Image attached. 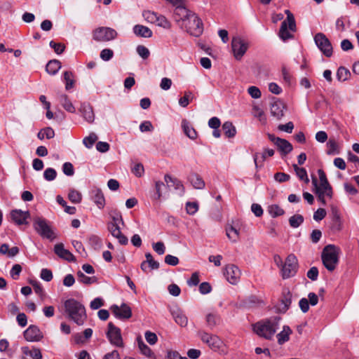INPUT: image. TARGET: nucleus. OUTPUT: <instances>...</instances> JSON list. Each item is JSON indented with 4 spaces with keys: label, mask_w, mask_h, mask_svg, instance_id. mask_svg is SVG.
Returning a JSON list of instances; mask_svg holds the SVG:
<instances>
[{
    "label": "nucleus",
    "mask_w": 359,
    "mask_h": 359,
    "mask_svg": "<svg viewBox=\"0 0 359 359\" xmlns=\"http://www.w3.org/2000/svg\"><path fill=\"white\" fill-rule=\"evenodd\" d=\"M64 307L69 319L79 325L84 323L87 316L82 304L74 299H69L64 302Z\"/></svg>",
    "instance_id": "f257e3e1"
},
{
    "label": "nucleus",
    "mask_w": 359,
    "mask_h": 359,
    "mask_svg": "<svg viewBox=\"0 0 359 359\" xmlns=\"http://www.w3.org/2000/svg\"><path fill=\"white\" fill-rule=\"evenodd\" d=\"M280 321L278 316L262 320L254 325V330L259 336L271 339L279 328Z\"/></svg>",
    "instance_id": "f03ea898"
},
{
    "label": "nucleus",
    "mask_w": 359,
    "mask_h": 359,
    "mask_svg": "<svg viewBox=\"0 0 359 359\" xmlns=\"http://www.w3.org/2000/svg\"><path fill=\"white\" fill-rule=\"evenodd\" d=\"M339 248L334 245H327L323 248L321 259L324 266L329 271H333L336 269L339 263Z\"/></svg>",
    "instance_id": "7ed1b4c3"
},
{
    "label": "nucleus",
    "mask_w": 359,
    "mask_h": 359,
    "mask_svg": "<svg viewBox=\"0 0 359 359\" xmlns=\"http://www.w3.org/2000/svg\"><path fill=\"white\" fill-rule=\"evenodd\" d=\"M285 13L287 15V19L282 22L278 34L279 37L283 41L292 39L293 35L290 32L296 30V23L293 14L289 10H285Z\"/></svg>",
    "instance_id": "20e7f679"
},
{
    "label": "nucleus",
    "mask_w": 359,
    "mask_h": 359,
    "mask_svg": "<svg viewBox=\"0 0 359 359\" xmlns=\"http://www.w3.org/2000/svg\"><path fill=\"white\" fill-rule=\"evenodd\" d=\"M93 39L97 42H109L118 36L117 32L109 27H100L92 33Z\"/></svg>",
    "instance_id": "39448f33"
},
{
    "label": "nucleus",
    "mask_w": 359,
    "mask_h": 359,
    "mask_svg": "<svg viewBox=\"0 0 359 359\" xmlns=\"http://www.w3.org/2000/svg\"><path fill=\"white\" fill-rule=\"evenodd\" d=\"M33 226L35 231L43 238H47L52 241L56 237L52 228L43 218H35L34 220Z\"/></svg>",
    "instance_id": "423d86ee"
},
{
    "label": "nucleus",
    "mask_w": 359,
    "mask_h": 359,
    "mask_svg": "<svg viewBox=\"0 0 359 359\" xmlns=\"http://www.w3.org/2000/svg\"><path fill=\"white\" fill-rule=\"evenodd\" d=\"M183 27L186 29V31L190 35L196 37L201 36L203 32V22L198 16L194 13L184 25Z\"/></svg>",
    "instance_id": "0eeeda50"
},
{
    "label": "nucleus",
    "mask_w": 359,
    "mask_h": 359,
    "mask_svg": "<svg viewBox=\"0 0 359 359\" xmlns=\"http://www.w3.org/2000/svg\"><path fill=\"white\" fill-rule=\"evenodd\" d=\"M297 269L298 262L296 256L293 254L289 255L281 267L283 278L286 279L294 276L297 271Z\"/></svg>",
    "instance_id": "6e6552de"
},
{
    "label": "nucleus",
    "mask_w": 359,
    "mask_h": 359,
    "mask_svg": "<svg viewBox=\"0 0 359 359\" xmlns=\"http://www.w3.org/2000/svg\"><path fill=\"white\" fill-rule=\"evenodd\" d=\"M312 183L314 187L315 193L317 194L318 200L325 204V197L331 198L332 197V189L328 182L326 184L318 182L316 177L312 178Z\"/></svg>",
    "instance_id": "1a4fd4ad"
},
{
    "label": "nucleus",
    "mask_w": 359,
    "mask_h": 359,
    "mask_svg": "<svg viewBox=\"0 0 359 359\" xmlns=\"http://www.w3.org/2000/svg\"><path fill=\"white\" fill-rule=\"evenodd\" d=\"M248 48V43L240 36H234L231 40V49L235 58L241 60Z\"/></svg>",
    "instance_id": "9d476101"
},
{
    "label": "nucleus",
    "mask_w": 359,
    "mask_h": 359,
    "mask_svg": "<svg viewBox=\"0 0 359 359\" xmlns=\"http://www.w3.org/2000/svg\"><path fill=\"white\" fill-rule=\"evenodd\" d=\"M316 45L327 57L332 55V46L330 40L323 33H318L314 36Z\"/></svg>",
    "instance_id": "9b49d317"
},
{
    "label": "nucleus",
    "mask_w": 359,
    "mask_h": 359,
    "mask_svg": "<svg viewBox=\"0 0 359 359\" xmlns=\"http://www.w3.org/2000/svg\"><path fill=\"white\" fill-rule=\"evenodd\" d=\"M107 337L111 344L113 346L116 347L123 346V341L121 336V330L116 327L112 323H109L108 324Z\"/></svg>",
    "instance_id": "f8f14e48"
},
{
    "label": "nucleus",
    "mask_w": 359,
    "mask_h": 359,
    "mask_svg": "<svg viewBox=\"0 0 359 359\" xmlns=\"http://www.w3.org/2000/svg\"><path fill=\"white\" fill-rule=\"evenodd\" d=\"M200 337L203 342L207 344L213 351L223 350V341L217 336L202 332L200 334Z\"/></svg>",
    "instance_id": "ddd939ff"
},
{
    "label": "nucleus",
    "mask_w": 359,
    "mask_h": 359,
    "mask_svg": "<svg viewBox=\"0 0 359 359\" xmlns=\"http://www.w3.org/2000/svg\"><path fill=\"white\" fill-rule=\"evenodd\" d=\"M175 6L176 8L174 11L175 20L177 22H182L181 26L183 27L191 15L194 14V12L188 10L182 4H178Z\"/></svg>",
    "instance_id": "4468645a"
},
{
    "label": "nucleus",
    "mask_w": 359,
    "mask_h": 359,
    "mask_svg": "<svg viewBox=\"0 0 359 359\" xmlns=\"http://www.w3.org/2000/svg\"><path fill=\"white\" fill-rule=\"evenodd\" d=\"M224 275L231 284L235 285L240 279L241 271L236 266L229 264L225 267Z\"/></svg>",
    "instance_id": "2eb2a0df"
},
{
    "label": "nucleus",
    "mask_w": 359,
    "mask_h": 359,
    "mask_svg": "<svg viewBox=\"0 0 359 359\" xmlns=\"http://www.w3.org/2000/svg\"><path fill=\"white\" fill-rule=\"evenodd\" d=\"M111 310L114 316L120 319H128L132 316L131 309L126 304H122L121 306L113 305Z\"/></svg>",
    "instance_id": "dca6fc26"
},
{
    "label": "nucleus",
    "mask_w": 359,
    "mask_h": 359,
    "mask_svg": "<svg viewBox=\"0 0 359 359\" xmlns=\"http://www.w3.org/2000/svg\"><path fill=\"white\" fill-rule=\"evenodd\" d=\"M24 337L27 341H39L43 337V335L37 326L30 325L24 332Z\"/></svg>",
    "instance_id": "f3484780"
},
{
    "label": "nucleus",
    "mask_w": 359,
    "mask_h": 359,
    "mask_svg": "<svg viewBox=\"0 0 359 359\" xmlns=\"http://www.w3.org/2000/svg\"><path fill=\"white\" fill-rule=\"evenodd\" d=\"M11 218L14 222L18 225L26 224L27 218L30 214L29 211H22L21 210H13L11 212Z\"/></svg>",
    "instance_id": "a211bd4d"
},
{
    "label": "nucleus",
    "mask_w": 359,
    "mask_h": 359,
    "mask_svg": "<svg viewBox=\"0 0 359 359\" xmlns=\"http://www.w3.org/2000/svg\"><path fill=\"white\" fill-rule=\"evenodd\" d=\"M343 228V222L340 212L336 207L332 208L331 229L334 231H340Z\"/></svg>",
    "instance_id": "6ab92c4d"
},
{
    "label": "nucleus",
    "mask_w": 359,
    "mask_h": 359,
    "mask_svg": "<svg viewBox=\"0 0 359 359\" xmlns=\"http://www.w3.org/2000/svg\"><path fill=\"white\" fill-rule=\"evenodd\" d=\"M111 234L118 240L121 245H126L128 242V238L121 233L120 227L117 223H110L108 226Z\"/></svg>",
    "instance_id": "aec40b11"
},
{
    "label": "nucleus",
    "mask_w": 359,
    "mask_h": 359,
    "mask_svg": "<svg viewBox=\"0 0 359 359\" xmlns=\"http://www.w3.org/2000/svg\"><path fill=\"white\" fill-rule=\"evenodd\" d=\"M285 105L283 102L279 100H274L271 104V114L277 119H280L284 115Z\"/></svg>",
    "instance_id": "412c9836"
},
{
    "label": "nucleus",
    "mask_w": 359,
    "mask_h": 359,
    "mask_svg": "<svg viewBox=\"0 0 359 359\" xmlns=\"http://www.w3.org/2000/svg\"><path fill=\"white\" fill-rule=\"evenodd\" d=\"M55 253L62 259L68 262L74 261V255L67 250L64 248L62 243L56 244L54 247Z\"/></svg>",
    "instance_id": "4be33fe9"
},
{
    "label": "nucleus",
    "mask_w": 359,
    "mask_h": 359,
    "mask_svg": "<svg viewBox=\"0 0 359 359\" xmlns=\"http://www.w3.org/2000/svg\"><path fill=\"white\" fill-rule=\"evenodd\" d=\"M171 314L177 324L181 327L187 325L188 318L182 310L179 309H174L171 311Z\"/></svg>",
    "instance_id": "5701e85b"
},
{
    "label": "nucleus",
    "mask_w": 359,
    "mask_h": 359,
    "mask_svg": "<svg viewBox=\"0 0 359 359\" xmlns=\"http://www.w3.org/2000/svg\"><path fill=\"white\" fill-rule=\"evenodd\" d=\"M91 198L97 208L102 209L105 205V199L101 189H94L91 191Z\"/></svg>",
    "instance_id": "b1692460"
},
{
    "label": "nucleus",
    "mask_w": 359,
    "mask_h": 359,
    "mask_svg": "<svg viewBox=\"0 0 359 359\" xmlns=\"http://www.w3.org/2000/svg\"><path fill=\"white\" fill-rule=\"evenodd\" d=\"M80 111L82 114L84 119L88 123H93L95 118V115L92 107L88 104H82L80 108Z\"/></svg>",
    "instance_id": "393cba45"
},
{
    "label": "nucleus",
    "mask_w": 359,
    "mask_h": 359,
    "mask_svg": "<svg viewBox=\"0 0 359 359\" xmlns=\"http://www.w3.org/2000/svg\"><path fill=\"white\" fill-rule=\"evenodd\" d=\"M182 127L185 135L191 140H195L197 137V133L193 126L185 119L182 122Z\"/></svg>",
    "instance_id": "a878e982"
},
{
    "label": "nucleus",
    "mask_w": 359,
    "mask_h": 359,
    "mask_svg": "<svg viewBox=\"0 0 359 359\" xmlns=\"http://www.w3.org/2000/svg\"><path fill=\"white\" fill-rule=\"evenodd\" d=\"M134 33L139 36L149 38L152 36V31L147 27L137 25L133 27Z\"/></svg>",
    "instance_id": "bb28decb"
},
{
    "label": "nucleus",
    "mask_w": 359,
    "mask_h": 359,
    "mask_svg": "<svg viewBox=\"0 0 359 359\" xmlns=\"http://www.w3.org/2000/svg\"><path fill=\"white\" fill-rule=\"evenodd\" d=\"M189 180L195 189H202L205 187V182L202 177L196 173L191 174Z\"/></svg>",
    "instance_id": "cd10ccee"
},
{
    "label": "nucleus",
    "mask_w": 359,
    "mask_h": 359,
    "mask_svg": "<svg viewBox=\"0 0 359 359\" xmlns=\"http://www.w3.org/2000/svg\"><path fill=\"white\" fill-rule=\"evenodd\" d=\"M292 293L288 290H285L283 292V295L280 301L281 306H283V307H281L280 309L283 311L285 312L289 309L292 302Z\"/></svg>",
    "instance_id": "c85d7f7f"
},
{
    "label": "nucleus",
    "mask_w": 359,
    "mask_h": 359,
    "mask_svg": "<svg viewBox=\"0 0 359 359\" xmlns=\"http://www.w3.org/2000/svg\"><path fill=\"white\" fill-rule=\"evenodd\" d=\"M292 334V330L287 325H284L283 330L277 334L278 343L283 344L290 339V335Z\"/></svg>",
    "instance_id": "c756f323"
},
{
    "label": "nucleus",
    "mask_w": 359,
    "mask_h": 359,
    "mask_svg": "<svg viewBox=\"0 0 359 359\" xmlns=\"http://www.w3.org/2000/svg\"><path fill=\"white\" fill-rule=\"evenodd\" d=\"M59 101L66 111L70 113L75 112V107L72 103V102L69 100L67 95H60L59 97Z\"/></svg>",
    "instance_id": "7c9ffc66"
},
{
    "label": "nucleus",
    "mask_w": 359,
    "mask_h": 359,
    "mask_svg": "<svg viewBox=\"0 0 359 359\" xmlns=\"http://www.w3.org/2000/svg\"><path fill=\"white\" fill-rule=\"evenodd\" d=\"M61 68V63L59 60H53L48 62L46 67V72L51 74H55Z\"/></svg>",
    "instance_id": "2f4dec72"
},
{
    "label": "nucleus",
    "mask_w": 359,
    "mask_h": 359,
    "mask_svg": "<svg viewBox=\"0 0 359 359\" xmlns=\"http://www.w3.org/2000/svg\"><path fill=\"white\" fill-rule=\"evenodd\" d=\"M22 351L25 355H29L32 359H42L41 352L37 348L29 349L27 346H25L22 348Z\"/></svg>",
    "instance_id": "473e14b6"
},
{
    "label": "nucleus",
    "mask_w": 359,
    "mask_h": 359,
    "mask_svg": "<svg viewBox=\"0 0 359 359\" xmlns=\"http://www.w3.org/2000/svg\"><path fill=\"white\" fill-rule=\"evenodd\" d=\"M276 146L284 154H287L292 150V145L285 139L280 138V140H278V144Z\"/></svg>",
    "instance_id": "72a5a7b5"
},
{
    "label": "nucleus",
    "mask_w": 359,
    "mask_h": 359,
    "mask_svg": "<svg viewBox=\"0 0 359 359\" xmlns=\"http://www.w3.org/2000/svg\"><path fill=\"white\" fill-rule=\"evenodd\" d=\"M220 317L216 313H210L206 316V323L209 327L213 328L220 323Z\"/></svg>",
    "instance_id": "f704fd0d"
},
{
    "label": "nucleus",
    "mask_w": 359,
    "mask_h": 359,
    "mask_svg": "<svg viewBox=\"0 0 359 359\" xmlns=\"http://www.w3.org/2000/svg\"><path fill=\"white\" fill-rule=\"evenodd\" d=\"M222 129L227 137H233L236 135V130L233 123L230 121H226L222 125Z\"/></svg>",
    "instance_id": "c9c22d12"
},
{
    "label": "nucleus",
    "mask_w": 359,
    "mask_h": 359,
    "mask_svg": "<svg viewBox=\"0 0 359 359\" xmlns=\"http://www.w3.org/2000/svg\"><path fill=\"white\" fill-rule=\"evenodd\" d=\"M328 155H334L339 153V149L337 142L334 139H330L327 143Z\"/></svg>",
    "instance_id": "e433bc0d"
},
{
    "label": "nucleus",
    "mask_w": 359,
    "mask_h": 359,
    "mask_svg": "<svg viewBox=\"0 0 359 359\" xmlns=\"http://www.w3.org/2000/svg\"><path fill=\"white\" fill-rule=\"evenodd\" d=\"M226 234L229 240L233 243H236L239 237V231L233 226H229L226 228Z\"/></svg>",
    "instance_id": "4c0bfd02"
},
{
    "label": "nucleus",
    "mask_w": 359,
    "mask_h": 359,
    "mask_svg": "<svg viewBox=\"0 0 359 359\" xmlns=\"http://www.w3.org/2000/svg\"><path fill=\"white\" fill-rule=\"evenodd\" d=\"M77 276L79 281L85 285H91L97 282V279L95 276H87L81 271H79Z\"/></svg>",
    "instance_id": "58836bf2"
},
{
    "label": "nucleus",
    "mask_w": 359,
    "mask_h": 359,
    "mask_svg": "<svg viewBox=\"0 0 359 359\" xmlns=\"http://www.w3.org/2000/svg\"><path fill=\"white\" fill-rule=\"evenodd\" d=\"M293 168L299 180L304 181L306 184L309 182L306 170L304 168H299L296 164H294Z\"/></svg>",
    "instance_id": "ea45409f"
},
{
    "label": "nucleus",
    "mask_w": 359,
    "mask_h": 359,
    "mask_svg": "<svg viewBox=\"0 0 359 359\" xmlns=\"http://www.w3.org/2000/svg\"><path fill=\"white\" fill-rule=\"evenodd\" d=\"M88 242L90 245L94 249V250H100L102 246V239L96 236V235H92L88 238Z\"/></svg>",
    "instance_id": "a19ab883"
},
{
    "label": "nucleus",
    "mask_w": 359,
    "mask_h": 359,
    "mask_svg": "<svg viewBox=\"0 0 359 359\" xmlns=\"http://www.w3.org/2000/svg\"><path fill=\"white\" fill-rule=\"evenodd\" d=\"M137 340L138 347L141 353L147 357H150L153 353L150 348L147 344H144V342L142 341L140 337H138Z\"/></svg>",
    "instance_id": "79ce46f5"
},
{
    "label": "nucleus",
    "mask_w": 359,
    "mask_h": 359,
    "mask_svg": "<svg viewBox=\"0 0 359 359\" xmlns=\"http://www.w3.org/2000/svg\"><path fill=\"white\" fill-rule=\"evenodd\" d=\"M351 76L349 70L344 67H340L337 72V77L340 81H345L348 79Z\"/></svg>",
    "instance_id": "37998d69"
},
{
    "label": "nucleus",
    "mask_w": 359,
    "mask_h": 359,
    "mask_svg": "<svg viewBox=\"0 0 359 359\" xmlns=\"http://www.w3.org/2000/svg\"><path fill=\"white\" fill-rule=\"evenodd\" d=\"M54 135L55 132L51 128H46L38 133L37 137L40 140H43L45 137L47 139H51Z\"/></svg>",
    "instance_id": "c03bdc74"
},
{
    "label": "nucleus",
    "mask_w": 359,
    "mask_h": 359,
    "mask_svg": "<svg viewBox=\"0 0 359 359\" xmlns=\"http://www.w3.org/2000/svg\"><path fill=\"white\" fill-rule=\"evenodd\" d=\"M97 139L98 137L97 135L94 133H92L83 140V143L88 149H90L93 147V144L97 140Z\"/></svg>",
    "instance_id": "a18cd8bd"
},
{
    "label": "nucleus",
    "mask_w": 359,
    "mask_h": 359,
    "mask_svg": "<svg viewBox=\"0 0 359 359\" xmlns=\"http://www.w3.org/2000/svg\"><path fill=\"white\" fill-rule=\"evenodd\" d=\"M304 222V217L301 215H294L289 219V223L291 227L297 228Z\"/></svg>",
    "instance_id": "49530a36"
},
{
    "label": "nucleus",
    "mask_w": 359,
    "mask_h": 359,
    "mask_svg": "<svg viewBox=\"0 0 359 359\" xmlns=\"http://www.w3.org/2000/svg\"><path fill=\"white\" fill-rule=\"evenodd\" d=\"M165 182L168 187L173 186L177 189L183 188V186L180 183V182L175 179H173L171 176L168 175H165Z\"/></svg>",
    "instance_id": "de8ad7c7"
},
{
    "label": "nucleus",
    "mask_w": 359,
    "mask_h": 359,
    "mask_svg": "<svg viewBox=\"0 0 359 359\" xmlns=\"http://www.w3.org/2000/svg\"><path fill=\"white\" fill-rule=\"evenodd\" d=\"M156 193L153 198L154 200H159L163 194V191L165 189V185L163 182L158 181L155 184Z\"/></svg>",
    "instance_id": "09e8293b"
},
{
    "label": "nucleus",
    "mask_w": 359,
    "mask_h": 359,
    "mask_svg": "<svg viewBox=\"0 0 359 359\" xmlns=\"http://www.w3.org/2000/svg\"><path fill=\"white\" fill-rule=\"evenodd\" d=\"M64 80L65 81L66 90H69L73 88L74 81L73 79V74L71 72H65L64 73Z\"/></svg>",
    "instance_id": "8fccbe9b"
},
{
    "label": "nucleus",
    "mask_w": 359,
    "mask_h": 359,
    "mask_svg": "<svg viewBox=\"0 0 359 359\" xmlns=\"http://www.w3.org/2000/svg\"><path fill=\"white\" fill-rule=\"evenodd\" d=\"M68 198L74 203H79L81 201V194L79 191L72 189L69 191Z\"/></svg>",
    "instance_id": "3c124183"
},
{
    "label": "nucleus",
    "mask_w": 359,
    "mask_h": 359,
    "mask_svg": "<svg viewBox=\"0 0 359 359\" xmlns=\"http://www.w3.org/2000/svg\"><path fill=\"white\" fill-rule=\"evenodd\" d=\"M269 212L273 217H276L283 215L284 210L278 205H271L269 207Z\"/></svg>",
    "instance_id": "603ef678"
},
{
    "label": "nucleus",
    "mask_w": 359,
    "mask_h": 359,
    "mask_svg": "<svg viewBox=\"0 0 359 359\" xmlns=\"http://www.w3.org/2000/svg\"><path fill=\"white\" fill-rule=\"evenodd\" d=\"M193 98L194 96L191 92H186L184 96L180 98L179 104L182 107H186L189 104V100Z\"/></svg>",
    "instance_id": "864d4df0"
},
{
    "label": "nucleus",
    "mask_w": 359,
    "mask_h": 359,
    "mask_svg": "<svg viewBox=\"0 0 359 359\" xmlns=\"http://www.w3.org/2000/svg\"><path fill=\"white\" fill-rule=\"evenodd\" d=\"M57 172L52 168H46L43 172V177L47 181H53L56 178Z\"/></svg>",
    "instance_id": "5fc2aeb1"
},
{
    "label": "nucleus",
    "mask_w": 359,
    "mask_h": 359,
    "mask_svg": "<svg viewBox=\"0 0 359 359\" xmlns=\"http://www.w3.org/2000/svg\"><path fill=\"white\" fill-rule=\"evenodd\" d=\"M156 23L158 26L162 27L165 29H170L171 27L170 22L163 15H158Z\"/></svg>",
    "instance_id": "6e6d98bb"
},
{
    "label": "nucleus",
    "mask_w": 359,
    "mask_h": 359,
    "mask_svg": "<svg viewBox=\"0 0 359 359\" xmlns=\"http://www.w3.org/2000/svg\"><path fill=\"white\" fill-rule=\"evenodd\" d=\"M146 262L149 264L151 269H157L159 267V263L153 259L151 253L148 252L145 255Z\"/></svg>",
    "instance_id": "4d7b16f0"
},
{
    "label": "nucleus",
    "mask_w": 359,
    "mask_h": 359,
    "mask_svg": "<svg viewBox=\"0 0 359 359\" xmlns=\"http://www.w3.org/2000/svg\"><path fill=\"white\" fill-rule=\"evenodd\" d=\"M100 58L104 61L110 60L114 56V52L109 48H104L100 52Z\"/></svg>",
    "instance_id": "13d9d810"
},
{
    "label": "nucleus",
    "mask_w": 359,
    "mask_h": 359,
    "mask_svg": "<svg viewBox=\"0 0 359 359\" xmlns=\"http://www.w3.org/2000/svg\"><path fill=\"white\" fill-rule=\"evenodd\" d=\"M198 210V205L196 202H187L186 210L189 215H194Z\"/></svg>",
    "instance_id": "bf43d9fd"
},
{
    "label": "nucleus",
    "mask_w": 359,
    "mask_h": 359,
    "mask_svg": "<svg viewBox=\"0 0 359 359\" xmlns=\"http://www.w3.org/2000/svg\"><path fill=\"white\" fill-rule=\"evenodd\" d=\"M144 336L147 341L150 345H154L158 341V337L154 332L147 331L144 334Z\"/></svg>",
    "instance_id": "052dcab7"
},
{
    "label": "nucleus",
    "mask_w": 359,
    "mask_h": 359,
    "mask_svg": "<svg viewBox=\"0 0 359 359\" xmlns=\"http://www.w3.org/2000/svg\"><path fill=\"white\" fill-rule=\"evenodd\" d=\"M143 16L149 22L156 23L158 15L154 12L147 11L143 13Z\"/></svg>",
    "instance_id": "680f3d73"
},
{
    "label": "nucleus",
    "mask_w": 359,
    "mask_h": 359,
    "mask_svg": "<svg viewBox=\"0 0 359 359\" xmlns=\"http://www.w3.org/2000/svg\"><path fill=\"white\" fill-rule=\"evenodd\" d=\"M22 271V266L18 264H14L11 270L10 274L13 279L17 280Z\"/></svg>",
    "instance_id": "e2e57ef3"
},
{
    "label": "nucleus",
    "mask_w": 359,
    "mask_h": 359,
    "mask_svg": "<svg viewBox=\"0 0 359 359\" xmlns=\"http://www.w3.org/2000/svg\"><path fill=\"white\" fill-rule=\"evenodd\" d=\"M62 171L67 176H72L74 174L73 165L69 162H66L62 165Z\"/></svg>",
    "instance_id": "0e129e2a"
},
{
    "label": "nucleus",
    "mask_w": 359,
    "mask_h": 359,
    "mask_svg": "<svg viewBox=\"0 0 359 359\" xmlns=\"http://www.w3.org/2000/svg\"><path fill=\"white\" fill-rule=\"evenodd\" d=\"M137 53L143 59H147L149 56L150 53L149 49L142 45H140L137 47Z\"/></svg>",
    "instance_id": "69168bd1"
},
{
    "label": "nucleus",
    "mask_w": 359,
    "mask_h": 359,
    "mask_svg": "<svg viewBox=\"0 0 359 359\" xmlns=\"http://www.w3.org/2000/svg\"><path fill=\"white\" fill-rule=\"evenodd\" d=\"M248 93L254 99H258L261 97L260 90L256 86H250L248 89Z\"/></svg>",
    "instance_id": "338daca9"
},
{
    "label": "nucleus",
    "mask_w": 359,
    "mask_h": 359,
    "mask_svg": "<svg viewBox=\"0 0 359 359\" xmlns=\"http://www.w3.org/2000/svg\"><path fill=\"white\" fill-rule=\"evenodd\" d=\"M144 166L141 163H137L132 168V172L138 177H140L144 174Z\"/></svg>",
    "instance_id": "774afa93"
}]
</instances>
